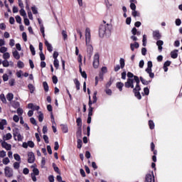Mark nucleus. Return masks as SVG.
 <instances>
[{"label": "nucleus", "mask_w": 182, "mask_h": 182, "mask_svg": "<svg viewBox=\"0 0 182 182\" xmlns=\"http://www.w3.org/2000/svg\"><path fill=\"white\" fill-rule=\"evenodd\" d=\"M1 146L3 147V149H5L7 151L11 150L12 149V145H11L10 144H8L6 141H1Z\"/></svg>", "instance_id": "10"}, {"label": "nucleus", "mask_w": 182, "mask_h": 182, "mask_svg": "<svg viewBox=\"0 0 182 182\" xmlns=\"http://www.w3.org/2000/svg\"><path fill=\"white\" fill-rule=\"evenodd\" d=\"M31 10L34 15H36V14H38V9L36 6H32Z\"/></svg>", "instance_id": "58"}, {"label": "nucleus", "mask_w": 182, "mask_h": 182, "mask_svg": "<svg viewBox=\"0 0 182 182\" xmlns=\"http://www.w3.org/2000/svg\"><path fill=\"white\" fill-rule=\"evenodd\" d=\"M134 82H136V80L133 78H128L127 82L124 83L125 87L127 89H129V87H131V89H134Z\"/></svg>", "instance_id": "5"}, {"label": "nucleus", "mask_w": 182, "mask_h": 182, "mask_svg": "<svg viewBox=\"0 0 182 182\" xmlns=\"http://www.w3.org/2000/svg\"><path fill=\"white\" fill-rule=\"evenodd\" d=\"M132 16L136 18V16H140V13H139L137 11L134 10L132 11Z\"/></svg>", "instance_id": "51"}, {"label": "nucleus", "mask_w": 182, "mask_h": 182, "mask_svg": "<svg viewBox=\"0 0 182 182\" xmlns=\"http://www.w3.org/2000/svg\"><path fill=\"white\" fill-rule=\"evenodd\" d=\"M99 59H100L99 53H96L94 55V58H93V66L95 69H97V68H99V65H100Z\"/></svg>", "instance_id": "6"}, {"label": "nucleus", "mask_w": 182, "mask_h": 182, "mask_svg": "<svg viewBox=\"0 0 182 182\" xmlns=\"http://www.w3.org/2000/svg\"><path fill=\"white\" fill-rule=\"evenodd\" d=\"M18 134H21L19 133V129H13V136H14L15 140H16V137H17Z\"/></svg>", "instance_id": "26"}, {"label": "nucleus", "mask_w": 182, "mask_h": 182, "mask_svg": "<svg viewBox=\"0 0 182 182\" xmlns=\"http://www.w3.org/2000/svg\"><path fill=\"white\" fill-rule=\"evenodd\" d=\"M2 65L4 68H9V61H8V60H4L2 61Z\"/></svg>", "instance_id": "34"}, {"label": "nucleus", "mask_w": 182, "mask_h": 182, "mask_svg": "<svg viewBox=\"0 0 182 182\" xmlns=\"http://www.w3.org/2000/svg\"><path fill=\"white\" fill-rule=\"evenodd\" d=\"M28 109H31L32 110H39V109H41V107L39 106L35 105L32 103H29L28 105Z\"/></svg>", "instance_id": "14"}, {"label": "nucleus", "mask_w": 182, "mask_h": 182, "mask_svg": "<svg viewBox=\"0 0 182 182\" xmlns=\"http://www.w3.org/2000/svg\"><path fill=\"white\" fill-rule=\"evenodd\" d=\"M149 128L151 129V130H153V129H154V122L151 120H149Z\"/></svg>", "instance_id": "47"}, {"label": "nucleus", "mask_w": 182, "mask_h": 182, "mask_svg": "<svg viewBox=\"0 0 182 182\" xmlns=\"http://www.w3.org/2000/svg\"><path fill=\"white\" fill-rule=\"evenodd\" d=\"M7 122H6V119H2L0 121V130H4V129H5V127L4 126H6Z\"/></svg>", "instance_id": "20"}, {"label": "nucleus", "mask_w": 182, "mask_h": 182, "mask_svg": "<svg viewBox=\"0 0 182 182\" xmlns=\"http://www.w3.org/2000/svg\"><path fill=\"white\" fill-rule=\"evenodd\" d=\"M6 156V151H0V157L1 159H4V157H5Z\"/></svg>", "instance_id": "59"}, {"label": "nucleus", "mask_w": 182, "mask_h": 182, "mask_svg": "<svg viewBox=\"0 0 182 182\" xmlns=\"http://www.w3.org/2000/svg\"><path fill=\"white\" fill-rule=\"evenodd\" d=\"M105 4L107 6V8H110L112 6V3H110V1H109V0H105Z\"/></svg>", "instance_id": "52"}, {"label": "nucleus", "mask_w": 182, "mask_h": 182, "mask_svg": "<svg viewBox=\"0 0 182 182\" xmlns=\"http://www.w3.org/2000/svg\"><path fill=\"white\" fill-rule=\"evenodd\" d=\"M77 126L82 129V118L79 117L76 120Z\"/></svg>", "instance_id": "29"}, {"label": "nucleus", "mask_w": 182, "mask_h": 182, "mask_svg": "<svg viewBox=\"0 0 182 182\" xmlns=\"http://www.w3.org/2000/svg\"><path fill=\"white\" fill-rule=\"evenodd\" d=\"M140 46V45H139V43L135 42L134 44L131 43L130 44V48H131V50L134 51V48L136 49H138V48Z\"/></svg>", "instance_id": "21"}, {"label": "nucleus", "mask_w": 182, "mask_h": 182, "mask_svg": "<svg viewBox=\"0 0 182 182\" xmlns=\"http://www.w3.org/2000/svg\"><path fill=\"white\" fill-rule=\"evenodd\" d=\"M30 50H31V54L33 55V56H35L36 53L35 51V48L33 47V46L32 44L30 45Z\"/></svg>", "instance_id": "38"}, {"label": "nucleus", "mask_w": 182, "mask_h": 182, "mask_svg": "<svg viewBox=\"0 0 182 182\" xmlns=\"http://www.w3.org/2000/svg\"><path fill=\"white\" fill-rule=\"evenodd\" d=\"M53 82L54 83V85H56V83H58V77H56V75L53 76Z\"/></svg>", "instance_id": "64"}, {"label": "nucleus", "mask_w": 182, "mask_h": 182, "mask_svg": "<svg viewBox=\"0 0 182 182\" xmlns=\"http://www.w3.org/2000/svg\"><path fill=\"white\" fill-rule=\"evenodd\" d=\"M134 80L136 83L135 87L133 89V92L134 93V95L139 100L141 99V95L140 94V90H141V88L140 87V79H139V77L135 76Z\"/></svg>", "instance_id": "3"}, {"label": "nucleus", "mask_w": 182, "mask_h": 182, "mask_svg": "<svg viewBox=\"0 0 182 182\" xmlns=\"http://www.w3.org/2000/svg\"><path fill=\"white\" fill-rule=\"evenodd\" d=\"M85 46L88 58L90 59L93 55V46L92 45V39L90 36V28L85 29Z\"/></svg>", "instance_id": "1"}, {"label": "nucleus", "mask_w": 182, "mask_h": 182, "mask_svg": "<svg viewBox=\"0 0 182 182\" xmlns=\"http://www.w3.org/2000/svg\"><path fill=\"white\" fill-rule=\"evenodd\" d=\"M62 35L63 36L64 41H66V39H68V33H66V31L63 30L62 31Z\"/></svg>", "instance_id": "50"}, {"label": "nucleus", "mask_w": 182, "mask_h": 182, "mask_svg": "<svg viewBox=\"0 0 182 182\" xmlns=\"http://www.w3.org/2000/svg\"><path fill=\"white\" fill-rule=\"evenodd\" d=\"M142 45L143 46H146V43H147V36L146 35L143 36V39H142Z\"/></svg>", "instance_id": "41"}, {"label": "nucleus", "mask_w": 182, "mask_h": 182, "mask_svg": "<svg viewBox=\"0 0 182 182\" xmlns=\"http://www.w3.org/2000/svg\"><path fill=\"white\" fill-rule=\"evenodd\" d=\"M92 105H93V102H92V100H89V102H88V106H89V109H88V112H93V107H92Z\"/></svg>", "instance_id": "35"}, {"label": "nucleus", "mask_w": 182, "mask_h": 182, "mask_svg": "<svg viewBox=\"0 0 182 182\" xmlns=\"http://www.w3.org/2000/svg\"><path fill=\"white\" fill-rule=\"evenodd\" d=\"M124 86V84H123L122 82L117 83V87L119 89V92H122V90H123Z\"/></svg>", "instance_id": "27"}, {"label": "nucleus", "mask_w": 182, "mask_h": 182, "mask_svg": "<svg viewBox=\"0 0 182 182\" xmlns=\"http://www.w3.org/2000/svg\"><path fill=\"white\" fill-rule=\"evenodd\" d=\"M11 105L15 109H16V107H19L20 105L18 102H11Z\"/></svg>", "instance_id": "57"}, {"label": "nucleus", "mask_w": 182, "mask_h": 182, "mask_svg": "<svg viewBox=\"0 0 182 182\" xmlns=\"http://www.w3.org/2000/svg\"><path fill=\"white\" fill-rule=\"evenodd\" d=\"M17 66H18V68H19V69H22V68H24L25 64H23V62L19 60L17 63Z\"/></svg>", "instance_id": "37"}, {"label": "nucleus", "mask_w": 182, "mask_h": 182, "mask_svg": "<svg viewBox=\"0 0 182 182\" xmlns=\"http://www.w3.org/2000/svg\"><path fill=\"white\" fill-rule=\"evenodd\" d=\"M77 149H82V139H77Z\"/></svg>", "instance_id": "48"}, {"label": "nucleus", "mask_w": 182, "mask_h": 182, "mask_svg": "<svg viewBox=\"0 0 182 182\" xmlns=\"http://www.w3.org/2000/svg\"><path fill=\"white\" fill-rule=\"evenodd\" d=\"M140 80H141L142 85H149V83H150V82H151V81L146 80L144 78H143V77H140Z\"/></svg>", "instance_id": "32"}, {"label": "nucleus", "mask_w": 182, "mask_h": 182, "mask_svg": "<svg viewBox=\"0 0 182 182\" xmlns=\"http://www.w3.org/2000/svg\"><path fill=\"white\" fill-rule=\"evenodd\" d=\"M28 146L31 147V149H33L35 147V143H33V141H28L27 142Z\"/></svg>", "instance_id": "43"}, {"label": "nucleus", "mask_w": 182, "mask_h": 182, "mask_svg": "<svg viewBox=\"0 0 182 182\" xmlns=\"http://www.w3.org/2000/svg\"><path fill=\"white\" fill-rule=\"evenodd\" d=\"M11 139H12V134L11 133H7L3 137V139L4 140V141H6V140H11Z\"/></svg>", "instance_id": "24"}, {"label": "nucleus", "mask_w": 182, "mask_h": 182, "mask_svg": "<svg viewBox=\"0 0 182 182\" xmlns=\"http://www.w3.org/2000/svg\"><path fill=\"white\" fill-rule=\"evenodd\" d=\"M9 80V77L8 76V74H4L3 75L4 82H8Z\"/></svg>", "instance_id": "53"}, {"label": "nucleus", "mask_w": 182, "mask_h": 182, "mask_svg": "<svg viewBox=\"0 0 182 182\" xmlns=\"http://www.w3.org/2000/svg\"><path fill=\"white\" fill-rule=\"evenodd\" d=\"M76 136L77 139H80L82 138V128L78 127L77 131L76 132Z\"/></svg>", "instance_id": "22"}, {"label": "nucleus", "mask_w": 182, "mask_h": 182, "mask_svg": "<svg viewBox=\"0 0 182 182\" xmlns=\"http://www.w3.org/2000/svg\"><path fill=\"white\" fill-rule=\"evenodd\" d=\"M151 68H153V62L151 61H148L147 63V68L145 70L146 73L149 75V77L153 79L154 77V73H152Z\"/></svg>", "instance_id": "4"}, {"label": "nucleus", "mask_w": 182, "mask_h": 182, "mask_svg": "<svg viewBox=\"0 0 182 182\" xmlns=\"http://www.w3.org/2000/svg\"><path fill=\"white\" fill-rule=\"evenodd\" d=\"M6 99L7 100H9V102H11V100L14 99V94L12 93L7 94Z\"/></svg>", "instance_id": "33"}, {"label": "nucleus", "mask_w": 182, "mask_h": 182, "mask_svg": "<svg viewBox=\"0 0 182 182\" xmlns=\"http://www.w3.org/2000/svg\"><path fill=\"white\" fill-rule=\"evenodd\" d=\"M26 9L28 11V15L29 19H33V16H32V12L31 11V9H29V1L26 0Z\"/></svg>", "instance_id": "9"}, {"label": "nucleus", "mask_w": 182, "mask_h": 182, "mask_svg": "<svg viewBox=\"0 0 182 182\" xmlns=\"http://www.w3.org/2000/svg\"><path fill=\"white\" fill-rule=\"evenodd\" d=\"M4 173H5V176L6 177H12V176H14V171L12 170V168H11L9 166H6L4 169Z\"/></svg>", "instance_id": "7"}, {"label": "nucleus", "mask_w": 182, "mask_h": 182, "mask_svg": "<svg viewBox=\"0 0 182 182\" xmlns=\"http://www.w3.org/2000/svg\"><path fill=\"white\" fill-rule=\"evenodd\" d=\"M61 129L63 130V133H68V126L65 124H61Z\"/></svg>", "instance_id": "39"}, {"label": "nucleus", "mask_w": 182, "mask_h": 182, "mask_svg": "<svg viewBox=\"0 0 182 182\" xmlns=\"http://www.w3.org/2000/svg\"><path fill=\"white\" fill-rule=\"evenodd\" d=\"M92 116H93V111L90 109V111H88V117L87 120V123H88V124H90V123H92Z\"/></svg>", "instance_id": "16"}, {"label": "nucleus", "mask_w": 182, "mask_h": 182, "mask_svg": "<svg viewBox=\"0 0 182 182\" xmlns=\"http://www.w3.org/2000/svg\"><path fill=\"white\" fill-rule=\"evenodd\" d=\"M156 45L158 46L159 52H161L163 50V45H164V42L161 40H159L156 42Z\"/></svg>", "instance_id": "13"}, {"label": "nucleus", "mask_w": 182, "mask_h": 182, "mask_svg": "<svg viewBox=\"0 0 182 182\" xmlns=\"http://www.w3.org/2000/svg\"><path fill=\"white\" fill-rule=\"evenodd\" d=\"M119 63H120L121 69H124V65H125V63H124V58H120Z\"/></svg>", "instance_id": "40"}, {"label": "nucleus", "mask_w": 182, "mask_h": 182, "mask_svg": "<svg viewBox=\"0 0 182 182\" xmlns=\"http://www.w3.org/2000/svg\"><path fill=\"white\" fill-rule=\"evenodd\" d=\"M45 45L48 52H52L53 50V47H52V45L49 43V42L47 40L45 41Z\"/></svg>", "instance_id": "15"}, {"label": "nucleus", "mask_w": 182, "mask_h": 182, "mask_svg": "<svg viewBox=\"0 0 182 182\" xmlns=\"http://www.w3.org/2000/svg\"><path fill=\"white\" fill-rule=\"evenodd\" d=\"M38 122L41 123V122H43V113H42L41 112H38Z\"/></svg>", "instance_id": "36"}, {"label": "nucleus", "mask_w": 182, "mask_h": 182, "mask_svg": "<svg viewBox=\"0 0 182 182\" xmlns=\"http://www.w3.org/2000/svg\"><path fill=\"white\" fill-rule=\"evenodd\" d=\"M22 38H23V40L24 41V42H26L28 41L26 33L23 32L22 33Z\"/></svg>", "instance_id": "62"}, {"label": "nucleus", "mask_w": 182, "mask_h": 182, "mask_svg": "<svg viewBox=\"0 0 182 182\" xmlns=\"http://www.w3.org/2000/svg\"><path fill=\"white\" fill-rule=\"evenodd\" d=\"M9 58H11V54H9V53L6 52L3 54V59H4V60H7Z\"/></svg>", "instance_id": "31"}, {"label": "nucleus", "mask_w": 182, "mask_h": 182, "mask_svg": "<svg viewBox=\"0 0 182 182\" xmlns=\"http://www.w3.org/2000/svg\"><path fill=\"white\" fill-rule=\"evenodd\" d=\"M33 169V176H39V169H38V168H34L33 166H31Z\"/></svg>", "instance_id": "25"}, {"label": "nucleus", "mask_w": 182, "mask_h": 182, "mask_svg": "<svg viewBox=\"0 0 182 182\" xmlns=\"http://www.w3.org/2000/svg\"><path fill=\"white\" fill-rule=\"evenodd\" d=\"M7 50H8V48L6 47L2 46V47L0 48V53H6Z\"/></svg>", "instance_id": "45"}, {"label": "nucleus", "mask_w": 182, "mask_h": 182, "mask_svg": "<svg viewBox=\"0 0 182 182\" xmlns=\"http://www.w3.org/2000/svg\"><path fill=\"white\" fill-rule=\"evenodd\" d=\"M154 181V176H152L151 174L148 173L145 177V182H153Z\"/></svg>", "instance_id": "12"}, {"label": "nucleus", "mask_w": 182, "mask_h": 182, "mask_svg": "<svg viewBox=\"0 0 182 182\" xmlns=\"http://www.w3.org/2000/svg\"><path fill=\"white\" fill-rule=\"evenodd\" d=\"M0 99L3 103H6V98L5 97V95L1 94Z\"/></svg>", "instance_id": "44"}, {"label": "nucleus", "mask_w": 182, "mask_h": 182, "mask_svg": "<svg viewBox=\"0 0 182 182\" xmlns=\"http://www.w3.org/2000/svg\"><path fill=\"white\" fill-rule=\"evenodd\" d=\"M153 38L155 41H159V39H161V34H160V31H153Z\"/></svg>", "instance_id": "11"}, {"label": "nucleus", "mask_w": 182, "mask_h": 182, "mask_svg": "<svg viewBox=\"0 0 182 182\" xmlns=\"http://www.w3.org/2000/svg\"><path fill=\"white\" fill-rule=\"evenodd\" d=\"M28 87L30 90V93H33L35 92V87L32 84H28Z\"/></svg>", "instance_id": "30"}, {"label": "nucleus", "mask_w": 182, "mask_h": 182, "mask_svg": "<svg viewBox=\"0 0 182 182\" xmlns=\"http://www.w3.org/2000/svg\"><path fill=\"white\" fill-rule=\"evenodd\" d=\"M14 157L16 160V161H21V156H19V154H14Z\"/></svg>", "instance_id": "49"}, {"label": "nucleus", "mask_w": 182, "mask_h": 182, "mask_svg": "<svg viewBox=\"0 0 182 182\" xmlns=\"http://www.w3.org/2000/svg\"><path fill=\"white\" fill-rule=\"evenodd\" d=\"M30 122H31V123L32 124H34V126H36V124H38L36 123V119H35V118H33V117H31V118L30 119Z\"/></svg>", "instance_id": "60"}, {"label": "nucleus", "mask_w": 182, "mask_h": 182, "mask_svg": "<svg viewBox=\"0 0 182 182\" xmlns=\"http://www.w3.org/2000/svg\"><path fill=\"white\" fill-rule=\"evenodd\" d=\"M43 86L45 92H49V85H48V82H43Z\"/></svg>", "instance_id": "28"}, {"label": "nucleus", "mask_w": 182, "mask_h": 182, "mask_svg": "<svg viewBox=\"0 0 182 182\" xmlns=\"http://www.w3.org/2000/svg\"><path fill=\"white\" fill-rule=\"evenodd\" d=\"M12 54L14 59H16V60H19V59H21V55L19 54V52H18V50L13 51Z\"/></svg>", "instance_id": "17"}, {"label": "nucleus", "mask_w": 182, "mask_h": 182, "mask_svg": "<svg viewBox=\"0 0 182 182\" xmlns=\"http://www.w3.org/2000/svg\"><path fill=\"white\" fill-rule=\"evenodd\" d=\"M28 163H30L31 164L35 163V154H33V152L28 153Z\"/></svg>", "instance_id": "8"}, {"label": "nucleus", "mask_w": 182, "mask_h": 182, "mask_svg": "<svg viewBox=\"0 0 182 182\" xmlns=\"http://www.w3.org/2000/svg\"><path fill=\"white\" fill-rule=\"evenodd\" d=\"M130 2V8L132 11H136V4H134V3L136 4L137 2V1L136 0H129Z\"/></svg>", "instance_id": "18"}, {"label": "nucleus", "mask_w": 182, "mask_h": 182, "mask_svg": "<svg viewBox=\"0 0 182 182\" xmlns=\"http://www.w3.org/2000/svg\"><path fill=\"white\" fill-rule=\"evenodd\" d=\"M14 167L16 170H18V168H19L20 167V164H19V162H15L14 164Z\"/></svg>", "instance_id": "63"}, {"label": "nucleus", "mask_w": 182, "mask_h": 182, "mask_svg": "<svg viewBox=\"0 0 182 182\" xmlns=\"http://www.w3.org/2000/svg\"><path fill=\"white\" fill-rule=\"evenodd\" d=\"M16 21L17 23H22V18L19 16H16Z\"/></svg>", "instance_id": "55"}, {"label": "nucleus", "mask_w": 182, "mask_h": 182, "mask_svg": "<svg viewBox=\"0 0 182 182\" xmlns=\"http://www.w3.org/2000/svg\"><path fill=\"white\" fill-rule=\"evenodd\" d=\"M10 160H9V159L8 158V157H6V158H4V159H3V164H5V165H6V164H8L9 163H10Z\"/></svg>", "instance_id": "56"}, {"label": "nucleus", "mask_w": 182, "mask_h": 182, "mask_svg": "<svg viewBox=\"0 0 182 182\" xmlns=\"http://www.w3.org/2000/svg\"><path fill=\"white\" fill-rule=\"evenodd\" d=\"M53 65L56 69H59V60H54Z\"/></svg>", "instance_id": "46"}, {"label": "nucleus", "mask_w": 182, "mask_h": 182, "mask_svg": "<svg viewBox=\"0 0 182 182\" xmlns=\"http://www.w3.org/2000/svg\"><path fill=\"white\" fill-rule=\"evenodd\" d=\"M178 50H174L173 51L171 52V57L173 59H177V57L178 56Z\"/></svg>", "instance_id": "19"}, {"label": "nucleus", "mask_w": 182, "mask_h": 182, "mask_svg": "<svg viewBox=\"0 0 182 182\" xmlns=\"http://www.w3.org/2000/svg\"><path fill=\"white\" fill-rule=\"evenodd\" d=\"M144 93L146 95V96H149V94L150 93V90H149L148 87L144 88Z\"/></svg>", "instance_id": "54"}, {"label": "nucleus", "mask_w": 182, "mask_h": 182, "mask_svg": "<svg viewBox=\"0 0 182 182\" xmlns=\"http://www.w3.org/2000/svg\"><path fill=\"white\" fill-rule=\"evenodd\" d=\"M107 33H110V25L106 23V21H104V23L100 26L99 35L100 38H103Z\"/></svg>", "instance_id": "2"}, {"label": "nucleus", "mask_w": 182, "mask_h": 182, "mask_svg": "<svg viewBox=\"0 0 182 182\" xmlns=\"http://www.w3.org/2000/svg\"><path fill=\"white\" fill-rule=\"evenodd\" d=\"M176 26H180L181 25V20L180 18H177L175 21Z\"/></svg>", "instance_id": "61"}, {"label": "nucleus", "mask_w": 182, "mask_h": 182, "mask_svg": "<svg viewBox=\"0 0 182 182\" xmlns=\"http://www.w3.org/2000/svg\"><path fill=\"white\" fill-rule=\"evenodd\" d=\"M20 15H21V16H23V18H26V11H25V9H21L20 10Z\"/></svg>", "instance_id": "42"}, {"label": "nucleus", "mask_w": 182, "mask_h": 182, "mask_svg": "<svg viewBox=\"0 0 182 182\" xmlns=\"http://www.w3.org/2000/svg\"><path fill=\"white\" fill-rule=\"evenodd\" d=\"M74 83L75 85L77 90H80V82H79V80H77V78H75L74 80Z\"/></svg>", "instance_id": "23"}]
</instances>
